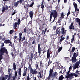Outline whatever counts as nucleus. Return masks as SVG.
Wrapping results in <instances>:
<instances>
[{
    "mask_svg": "<svg viewBox=\"0 0 80 80\" xmlns=\"http://www.w3.org/2000/svg\"><path fill=\"white\" fill-rule=\"evenodd\" d=\"M53 69H50L49 70V74L48 77L45 80H50L51 78L52 79L53 78L52 80H53V79H55V77L57 78V75H58V73L56 72L53 73Z\"/></svg>",
    "mask_w": 80,
    "mask_h": 80,
    "instance_id": "nucleus-1",
    "label": "nucleus"
},
{
    "mask_svg": "<svg viewBox=\"0 0 80 80\" xmlns=\"http://www.w3.org/2000/svg\"><path fill=\"white\" fill-rule=\"evenodd\" d=\"M4 53H5L6 55H8V50L5 47L1 48L0 50V61L3 59V55H4Z\"/></svg>",
    "mask_w": 80,
    "mask_h": 80,
    "instance_id": "nucleus-2",
    "label": "nucleus"
},
{
    "mask_svg": "<svg viewBox=\"0 0 80 80\" xmlns=\"http://www.w3.org/2000/svg\"><path fill=\"white\" fill-rule=\"evenodd\" d=\"M52 17H53L54 19L52 22H51V23H53L55 22V18H57L58 17V13H57V11L56 10H54L52 11V12H51V14H50V20L49 22H51V20H52Z\"/></svg>",
    "mask_w": 80,
    "mask_h": 80,
    "instance_id": "nucleus-3",
    "label": "nucleus"
},
{
    "mask_svg": "<svg viewBox=\"0 0 80 80\" xmlns=\"http://www.w3.org/2000/svg\"><path fill=\"white\" fill-rule=\"evenodd\" d=\"M73 5L74 7L75 8V11L73 12H72V13H73V16H75V12H76V15L75 16V17H77V15L78 14V12L79 11V9H77V7H78V6L77 5V4L76 3H73Z\"/></svg>",
    "mask_w": 80,
    "mask_h": 80,
    "instance_id": "nucleus-4",
    "label": "nucleus"
},
{
    "mask_svg": "<svg viewBox=\"0 0 80 80\" xmlns=\"http://www.w3.org/2000/svg\"><path fill=\"white\" fill-rule=\"evenodd\" d=\"M38 53V52H35V54L34 55L33 53H31V55L28 57L29 60H31L32 61L33 58L34 60H36V58H37V54Z\"/></svg>",
    "mask_w": 80,
    "mask_h": 80,
    "instance_id": "nucleus-5",
    "label": "nucleus"
},
{
    "mask_svg": "<svg viewBox=\"0 0 80 80\" xmlns=\"http://www.w3.org/2000/svg\"><path fill=\"white\" fill-rule=\"evenodd\" d=\"M70 70H69L67 73L66 76H65V78H67V80H68V78H70V79H72L73 78L72 77V76L73 75V74L72 73H71L70 74Z\"/></svg>",
    "mask_w": 80,
    "mask_h": 80,
    "instance_id": "nucleus-6",
    "label": "nucleus"
},
{
    "mask_svg": "<svg viewBox=\"0 0 80 80\" xmlns=\"http://www.w3.org/2000/svg\"><path fill=\"white\" fill-rule=\"evenodd\" d=\"M80 63V60L79 62H76L75 65H74V66L72 67L73 70H75L76 68H78Z\"/></svg>",
    "mask_w": 80,
    "mask_h": 80,
    "instance_id": "nucleus-7",
    "label": "nucleus"
},
{
    "mask_svg": "<svg viewBox=\"0 0 80 80\" xmlns=\"http://www.w3.org/2000/svg\"><path fill=\"white\" fill-rule=\"evenodd\" d=\"M38 52L39 54V55H40L41 54V47H40V43H39L38 45Z\"/></svg>",
    "mask_w": 80,
    "mask_h": 80,
    "instance_id": "nucleus-8",
    "label": "nucleus"
},
{
    "mask_svg": "<svg viewBox=\"0 0 80 80\" xmlns=\"http://www.w3.org/2000/svg\"><path fill=\"white\" fill-rule=\"evenodd\" d=\"M67 30L65 31V28H62L61 29V33L64 36L65 35V34H66V32H67Z\"/></svg>",
    "mask_w": 80,
    "mask_h": 80,
    "instance_id": "nucleus-9",
    "label": "nucleus"
},
{
    "mask_svg": "<svg viewBox=\"0 0 80 80\" xmlns=\"http://www.w3.org/2000/svg\"><path fill=\"white\" fill-rule=\"evenodd\" d=\"M18 75H19L18 76V79H20V77H21V68H20L18 69Z\"/></svg>",
    "mask_w": 80,
    "mask_h": 80,
    "instance_id": "nucleus-10",
    "label": "nucleus"
},
{
    "mask_svg": "<svg viewBox=\"0 0 80 80\" xmlns=\"http://www.w3.org/2000/svg\"><path fill=\"white\" fill-rule=\"evenodd\" d=\"M4 43L6 44H8V43H11V41L9 39H6L4 41Z\"/></svg>",
    "mask_w": 80,
    "mask_h": 80,
    "instance_id": "nucleus-11",
    "label": "nucleus"
},
{
    "mask_svg": "<svg viewBox=\"0 0 80 80\" xmlns=\"http://www.w3.org/2000/svg\"><path fill=\"white\" fill-rule=\"evenodd\" d=\"M17 70L15 71V73L14 74V76H13L12 77V80H15L16 78H17Z\"/></svg>",
    "mask_w": 80,
    "mask_h": 80,
    "instance_id": "nucleus-12",
    "label": "nucleus"
},
{
    "mask_svg": "<svg viewBox=\"0 0 80 80\" xmlns=\"http://www.w3.org/2000/svg\"><path fill=\"white\" fill-rule=\"evenodd\" d=\"M73 25V22H72L71 23V25L69 26L70 30H72L73 29V30L75 29V28H74V26Z\"/></svg>",
    "mask_w": 80,
    "mask_h": 80,
    "instance_id": "nucleus-13",
    "label": "nucleus"
},
{
    "mask_svg": "<svg viewBox=\"0 0 80 80\" xmlns=\"http://www.w3.org/2000/svg\"><path fill=\"white\" fill-rule=\"evenodd\" d=\"M29 16L31 19H32V18H33V11H31L29 12Z\"/></svg>",
    "mask_w": 80,
    "mask_h": 80,
    "instance_id": "nucleus-14",
    "label": "nucleus"
},
{
    "mask_svg": "<svg viewBox=\"0 0 80 80\" xmlns=\"http://www.w3.org/2000/svg\"><path fill=\"white\" fill-rule=\"evenodd\" d=\"M71 60L72 63H75L77 62V58H76V57H72Z\"/></svg>",
    "mask_w": 80,
    "mask_h": 80,
    "instance_id": "nucleus-15",
    "label": "nucleus"
},
{
    "mask_svg": "<svg viewBox=\"0 0 80 80\" xmlns=\"http://www.w3.org/2000/svg\"><path fill=\"white\" fill-rule=\"evenodd\" d=\"M60 32H59V31H58V30L57 29L56 30V34H55L56 37H58V35H59V34H60Z\"/></svg>",
    "mask_w": 80,
    "mask_h": 80,
    "instance_id": "nucleus-16",
    "label": "nucleus"
},
{
    "mask_svg": "<svg viewBox=\"0 0 80 80\" xmlns=\"http://www.w3.org/2000/svg\"><path fill=\"white\" fill-rule=\"evenodd\" d=\"M65 38L63 37V35L62 36H61V38L60 39V41H59L58 43H59L60 42H62L63 41V40H64V39H65Z\"/></svg>",
    "mask_w": 80,
    "mask_h": 80,
    "instance_id": "nucleus-17",
    "label": "nucleus"
},
{
    "mask_svg": "<svg viewBox=\"0 0 80 80\" xmlns=\"http://www.w3.org/2000/svg\"><path fill=\"white\" fill-rule=\"evenodd\" d=\"M75 50H76V48H75L72 47V50H71V51H70V54H72H72H73V52H75Z\"/></svg>",
    "mask_w": 80,
    "mask_h": 80,
    "instance_id": "nucleus-18",
    "label": "nucleus"
},
{
    "mask_svg": "<svg viewBox=\"0 0 80 80\" xmlns=\"http://www.w3.org/2000/svg\"><path fill=\"white\" fill-rule=\"evenodd\" d=\"M75 20L76 22H78L79 23V26H80V19L78 18H76L75 19Z\"/></svg>",
    "mask_w": 80,
    "mask_h": 80,
    "instance_id": "nucleus-19",
    "label": "nucleus"
},
{
    "mask_svg": "<svg viewBox=\"0 0 80 80\" xmlns=\"http://www.w3.org/2000/svg\"><path fill=\"white\" fill-rule=\"evenodd\" d=\"M17 25H18V23L15 22L13 25V28H14V29H16V28H17Z\"/></svg>",
    "mask_w": 80,
    "mask_h": 80,
    "instance_id": "nucleus-20",
    "label": "nucleus"
},
{
    "mask_svg": "<svg viewBox=\"0 0 80 80\" xmlns=\"http://www.w3.org/2000/svg\"><path fill=\"white\" fill-rule=\"evenodd\" d=\"M13 68L14 70H16V64L15 62L13 63Z\"/></svg>",
    "mask_w": 80,
    "mask_h": 80,
    "instance_id": "nucleus-21",
    "label": "nucleus"
},
{
    "mask_svg": "<svg viewBox=\"0 0 80 80\" xmlns=\"http://www.w3.org/2000/svg\"><path fill=\"white\" fill-rule=\"evenodd\" d=\"M75 35H72V38L71 39V43H73V41H74V38H75Z\"/></svg>",
    "mask_w": 80,
    "mask_h": 80,
    "instance_id": "nucleus-22",
    "label": "nucleus"
},
{
    "mask_svg": "<svg viewBox=\"0 0 80 80\" xmlns=\"http://www.w3.org/2000/svg\"><path fill=\"white\" fill-rule=\"evenodd\" d=\"M52 63V61L50 60V58L49 59V61H48V66H49Z\"/></svg>",
    "mask_w": 80,
    "mask_h": 80,
    "instance_id": "nucleus-23",
    "label": "nucleus"
},
{
    "mask_svg": "<svg viewBox=\"0 0 80 80\" xmlns=\"http://www.w3.org/2000/svg\"><path fill=\"white\" fill-rule=\"evenodd\" d=\"M38 73V75H39L40 78H42V72H39Z\"/></svg>",
    "mask_w": 80,
    "mask_h": 80,
    "instance_id": "nucleus-24",
    "label": "nucleus"
},
{
    "mask_svg": "<svg viewBox=\"0 0 80 80\" xmlns=\"http://www.w3.org/2000/svg\"><path fill=\"white\" fill-rule=\"evenodd\" d=\"M19 2H20V1H17V2H16L14 3V7H17L18 6V3H19Z\"/></svg>",
    "mask_w": 80,
    "mask_h": 80,
    "instance_id": "nucleus-25",
    "label": "nucleus"
},
{
    "mask_svg": "<svg viewBox=\"0 0 80 80\" xmlns=\"http://www.w3.org/2000/svg\"><path fill=\"white\" fill-rule=\"evenodd\" d=\"M64 78V77L63 76V75H61L58 78L59 80H62Z\"/></svg>",
    "mask_w": 80,
    "mask_h": 80,
    "instance_id": "nucleus-26",
    "label": "nucleus"
},
{
    "mask_svg": "<svg viewBox=\"0 0 80 80\" xmlns=\"http://www.w3.org/2000/svg\"><path fill=\"white\" fill-rule=\"evenodd\" d=\"M37 73H38V72L37 71V70L35 69L34 70L33 75L34 74V75H36V74H37Z\"/></svg>",
    "mask_w": 80,
    "mask_h": 80,
    "instance_id": "nucleus-27",
    "label": "nucleus"
},
{
    "mask_svg": "<svg viewBox=\"0 0 80 80\" xmlns=\"http://www.w3.org/2000/svg\"><path fill=\"white\" fill-rule=\"evenodd\" d=\"M28 69L29 70H30H30L33 69V68H32V64H29Z\"/></svg>",
    "mask_w": 80,
    "mask_h": 80,
    "instance_id": "nucleus-28",
    "label": "nucleus"
},
{
    "mask_svg": "<svg viewBox=\"0 0 80 80\" xmlns=\"http://www.w3.org/2000/svg\"><path fill=\"white\" fill-rule=\"evenodd\" d=\"M57 66H58V69H60V66H61V64L60 63H58L57 64Z\"/></svg>",
    "mask_w": 80,
    "mask_h": 80,
    "instance_id": "nucleus-29",
    "label": "nucleus"
},
{
    "mask_svg": "<svg viewBox=\"0 0 80 80\" xmlns=\"http://www.w3.org/2000/svg\"><path fill=\"white\" fill-rule=\"evenodd\" d=\"M61 16L60 17V18H64V16H65V15H64V14L63 12H62L61 13Z\"/></svg>",
    "mask_w": 80,
    "mask_h": 80,
    "instance_id": "nucleus-30",
    "label": "nucleus"
},
{
    "mask_svg": "<svg viewBox=\"0 0 80 80\" xmlns=\"http://www.w3.org/2000/svg\"><path fill=\"white\" fill-rule=\"evenodd\" d=\"M36 64H35V66L36 68V69L38 68V62H36Z\"/></svg>",
    "mask_w": 80,
    "mask_h": 80,
    "instance_id": "nucleus-31",
    "label": "nucleus"
},
{
    "mask_svg": "<svg viewBox=\"0 0 80 80\" xmlns=\"http://www.w3.org/2000/svg\"><path fill=\"white\" fill-rule=\"evenodd\" d=\"M30 74H33L34 70H33V69L31 70H30Z\"/></svg>",
    "mask_w": 80,
    "mask_h": 80,
    "instance_id": "nucleus-32",
    "label": "nucleus"
},
{
    "mask_svg": "<svg viewBox=\"0 0 80 80\" xmlns=\"http://www.w3.org/2000/svg\"><path fill=\"white\" fill-rule=\"evenodd\" d=\"M5 46V44L4 43V42H2L1 43V48H3V47Z\"/></svg>",
    "mask_w": 80,
    "mask_h": 80,
    "instance_id": "nucleus-33",
    "label": "nucleus"
},
{
    "mask_svg": "<svg viewBox=\"0 0 80 80\" xmlns=\"http://www.w3.org/2000/svg\"><path fill=\"white\" fill-rule=\"evenodd\" d=\"M62 47H59L58 49V52H60L61 50L62 49Z\"/></svg>",
    "mask_w": 80,
    "mask_h": 80,
    "instance_id": "nucleus-34",
    "label": "nucleus"
},
{
    "mask_svg": "<svg viewBox=\"0 0 80 80\" xmlns=\"http://www.w3.org/2000/svg\"><path fill=\"white\" fill-rule=\"evenodd\" d=\"M41 7L42 9H43L44 8V5H43V3L42 2L41 6Z\"/></svg>",
    "mask_w": 80,
    "mask_h": 80,
    "instance_id": "nucleus-35",
    "label": "nucleus"
},
{
    "mask_svg": "<svg viewBox=\"0 0 80 80\" xmlns=\"http://www.w3.org/2000/svg\"><path fill=\"white\" fill-rule=\"evenodd\" d=\"M50 57V54H47V59H48Z\"/></svg>",
    "mask_w": 80,
    "mask_h": 80,
    "instance_id": "nucleus-36",
    "label": "nucleus"
},
{
    "mask_svg": "<svg viewBox=\"0 0 80 80\" xmlns=\"http://www.w3.org/2000/svg\"><path fill=\"white\" fill-rule=\"evenodd\" d=\"M72 77H73V76H75V77H78V74H75V73H72Z\"/></svg>",
    "mask_w": 80,
    "mask_h": 80,
    "instance_id": "nucleus-37",
    "label": "nucleus"
},
{
    "mask_svg": "<svg viewBox=\"0 0 80 80\" xmlns=\"http://www.w3.org/2000/svg\"><path fill=\"white\" fill-rule=\"evenodd\" d=\"M40 66L41 67H43V62H42V61L41 60L40 61Z\"/></svg>",
    "mask_w": 80,
    "mask_h": 80,
    "instance_id": "nucleus-38",
    "label": "nucleus"
},
{
    "mask_svg": "<svg viewBox=\"0 0 80 80\" xmlns=\"http://www.w3.org/2000/svg\"><path fill=\"white\" fill-rule=\"evenodd\" d=\"M5 10H5V7H2V13H3L4 12H5Z\"/></svg>",
    "mask_w": 80,
    "mask_h": 80,
    "instance_id": "nucleus-39",
    "label": "nucleus"
},
{
    "mask_svg": "<svg viewBox=\"0 0 80 80\" xmlns=\"http://www.w3.org/2000/svg\"><path fill=\"white\" fill-rule=\"evenodd\" d=\"M33 5H34V2H32V3L30 5L29 7H32L33 6Z\"/></svg>",
    "mask_w": 80,
    "mask_h": 80,
    "instance_id": "nucleus-40",
    "label": "nucleus"
},
{
    "mask_svg": "<svg viewBox=\"0 0 80 80\" xmlns=\"http://www.w3.org/2000/svg\"><path fill=\"white\" fill-rule=\"evenodd\" d=\"M43 26H40L39 30L40 31H42L43 30Z\"/></svg>",
    "mask_w": 80,
    "mask_h": 80,
    "instance_id": "nucleus-41",
    "label": "nucleus"
},
{
    "mask_svg": "<svg viewBox=\"0 0 80 80\" xmlns=\"http://www.w3.org/2000/svg\"><path fill=\"white\" fill-rule=\"evenodd\" d=\"M31 80V78H30V76L28 75L27 77V80Z\"/></svg>",
    "mask_w": 80,
    "mask_h": 80,
    "instance_id": "nucleus-42",
    "label": "nucleus"
},
{
    "mask_svg": "<svg viewBox=\"0 0 80 80\" xmlns=\"http://www.w3.org/2000/svg\"><path fill=\"white\" fill-rule=\"evenodd\" d=\"M26 75H27V72H26V71H24L22 74V75L23 76H26Z\"/></svg>",
    "mask_w": 80,
    "mask_h": 80,
    "instance_id": "nucleus-43",
    "label": "nucleus"
},
{
    "mask_svg": "<svg viewBox=\"0 0 80 80\" xmlns=\"http://www.w3.org/2000/svg\"><path fill=\"white\" fill-rule=\"evenodd\" d=\"M57 55H58V52H57L56 53V54H54L53 55V57H54V58H55V57H56L57 56Z\"/></svg>",
    "mask_w": 80,
    "mask_h": 80,
    "instance_id": "nucleus-44",
    "label": "nucleus"
},
{
    "mask_svg": "<svg viewBox=\"0 0 80 80\" xmlns=\"http://www.w3.org/2000/svg\"><path fill=\"white\" fill-rule=\"evenodd\" d=\"M13 30H11L9 31L10 34H13Z\"/></svg>",
    "mask_w": 80,
    "mask_h": 80,
    "instance_id": "nucleus-45",
    "label": "nucleus"
},
{
    "mask_svg": "<svg viewBox=\"0 0 80 80\" xmlns=\"http://www.w3.org/2000/svg\"><path fill=\"white\" fill-rule=\"evenodd\" d=\"M24 45H25V47H27V45H28V42H27V41L25 42Z\"/></svg>",
    "mask_w": 80,
    "mask_h": 80,
    "instance_id": "nucleus-46",
    "label": "nucleus"
},
{
    "mask_svg": "<svg viewBox=\"0 0 80 80\" xmlns=\"http://www.w3.org/2000/svg\"><path fill=\"white\" fill-rule=\"evenodd\" d=\"M24 63H25V60L24 59H23L22 60L21 65H23Z\"/></svg>",
    "mask_w": 80,
    "mask_h": 80,
    "instance_id": "nucleus-47",
    "label": "nucleus"
},
{
    "mask_svg": "<svg viewBox=\"0 0 80 80\" xmlns=\"http://www.w3.org/2000/svg\"><path fill=\"white\" fill-rule=\"evenodd\" d=\"M25 36H24L22 38V41L25 40Z\"/></svg>",
    "mask_w": 80,
    "mask_h": 80,
    "instance_id": "nucleus-48",
    "label": "nucleus"
},
{
    "mask_svg": "<svg viewBox=\"0 0 80 80\" xmlns=\"http://www.w3.org/2000/svg\"><path fill=\"white\" fill-rule=\"evenodd\" d=\"M22 33L21 32L19 33V37H22Z\"/></svg>",
    "mask_w": 80,
    "mask_h": 80,
    "instance_id": "nucleus-49",
    "label": "nucleus"
},
{
    "mask_svg": "<svg viewBox=\"0 0 80 80\" xmlns=\"http://www.w3.org/2000/svg\"><path fill=\"white\" fill-rule=\"evenodd\" d=\"M9 7H8V6H6L5 8V9L6 10H8V8H9Z\"/></svg>",
    "mask_w": 80,
    "mask_h": 80,
    "instance_id": "nucleus-50",
    "label": "nucleus"
},
{
    "mask_svg": "<svg viewBox=\"0 0 80 80\" xmlns=\"http://www.w3.org/2000/svg\"><path fill=\"white\" fill-rule=\"evenodd\" d=\"M11 43H10L9 44V46H10L11 47H13V45L12 44V42L11 41Z\"/></svg>",
    "mask_w": 80,
    "mask_h": 80,
    "instance_id": "nucleus-51",
    "label": "nucleus"
},
{
    "mask_svg": "<svg viewBox=\"0 0 80 80\" xmlns=\"http://www.w3.org/2000/svg\"><path fill=\"white\" fill-rule=\"evenodd\" d=\"M50 50H49V49H48L47 50V54H50Z\"/></svg>",
    "mask_w": 80,
    "mask_h": 80,
    "instance_id": "nucleus-52",
    "label": "nucleus"
},
{
    "mask_svg": "<svg viewBox=\"0 0 80 80\" xmlns=\"http://www.w3.org/2000/svg\"><path fill=\"white\" fill-rule=\"evenodd\" d=\"M32 20H31V21H29V22L28 23V24L29 25V24H32Z\"/></svg>",
    "mask_w": 80,
    "mask_h": 80,
    "instance_id": "nucleus-53",
    "label": "nucleus"
},
{
    "mask_svg": "<svg viewBox=\"0 0 80 80\" xmlns=\"http://www.w3.org/2000/svg\"><path fill=\"white\" fill-rule=\"evenodd\" d=\"M10 71H11V69L9 68L8 70V72L9 73H10Z\"/></svg>",
    "mask_w": 80,
    "mask_h": 80,
    "instance_id": "nucleus-54",
    "label": "nucleus"
},
{
    "mask_svg": "<svg viewBox=\"0 0 80 80\" xmlns=\"http://www.w3.org/2000/svg\"><path fill=\"white\" fill-rule=\"evenodd\" d=\"M79 71H76L75 72V74H77V75H78V74H79Z\"/></svg>",
    "mask_w": 80,
    "mask_h": 80,
    "instance_id": "nucleus-55",
    "label": "nucleus"
},
{
    "mask_svg": "<svg viewBox=\"0 0 80 80\" xmlns=\"http://www.w3.org/2000/svg\"><path fill=\"white\" fill-rule=\"evenodd\" d=\"M53 30H56V28H57V27H56V26H53Z\"/></svg>",
    "mask_w": 80,
    "mask_h": 80,
    "instance_id": "nucleus-56",
    "label": "nucleus"
},
{
    "mask_svg": "<svg viewBox=\"0 0 80 80\" xmlns=\"http://www.w3.org/2000/svg\"><path fill=\"white\" fill-rule=\"evenodd\" d=\"M35 39H34L33 41L32 42V44H35Z\"/></svg>",
    "mask_w": 80,
    "mask_h": 80,
    "instance_id": "nucleus-57",
    "label": "nucleus"
},
{
    "mask_svg": "<svg viewBox=\"0 0 80 80\" xmlns=\"http://www.w3.org/2000/svg\"><path fill=\"white\" fill-rule=\"evenodd\" d=\"M73 57H76V53L75 52H74Z\"/></svg>",
    "mask_w": 80,
    "mask_h": 80,
    "instance_id": "nucleus-58",
    "label": "nucleus"
},
{
    "mask_svg": "<svg viewBox=\"0 0 80 80\" xmlns=\"http://www.w3.org/2000/svg\"><path fill=\"white\" fill-rule=\"evenodd\" d=\"M24 0H19V3H22V2H23Z\"/></svg>",
    "mask_w": 80,
    "mask_h": 80,
    "instance_id": "nucleus-59",
    "label": "nucleus"
},
{
    "mask_svg": "<svg viewBox=\"0 0 80 80\" xmlns=\"http://www.w3.org/2000/svg\"><path fill=\"white\" fill-rule=\"evenodd\" d=\"M11 55H12V57H13L14 55V54H13V52H12L11 53Z\"/></svg>",
    "mask_w": 80,
    "mask_h": 80,
    "instance_id": "nucleus-60",
    "label": "nucleus"
},
{
    "mask_svg": "<svg viewBox=\"0 0 80 80\" xmlns=\"http://www.w3.org/2000/svg\"><path fill=\"white\" fill-rule=\"evenodd\" d=\"M2 41H5V37H4L3 38H2Z\"/></svg>",
    "mask_w": 80,
    "mask_h": 80,
    "instance_id": "nucleus-61",
    "label": "nucleus"
},
{
    "mask_svg": "<svg viewBox=\"0 0 80 80\" xmlns=\"http://www.w3.org/2000/svg\"><path fill=\"white\" fill-rule=\"evenodd\" d=\"M47 28H46L44 32V34H45V32H47Z\"/></svg>",
    "mask_w": 80,
    "mask_h": 80,
    "instance_id": "nucleus-62",
    "label": "nucleus"
},
{
    "mask_svg": "<svg viewBox=\"0 0 80 80\" xmlns=\"http://www.w3.org/2000/svg\"><path fill=\"white\" fill-rule=\"evenodd\" d=\"M70 14V12L68 11V12L67 13V16H68V15H69Z\"/></svg>",
    "mask_w": 80,
    "mask_h": 80,
    "instance_id": "nucleus-63",
    "label": "nucleus"
},
{
    "mask_svg": "<svg viewBox=\"0 0 80 80\" xmlns=\"http://www.w3.org/2000/svg\"><path fill=\"white\" fill-rule=\"evenodd\" d=\"M9 75L8 77H10V78H12V75H11V74L10 73H9Z\"/></svg>",
    "mask_w": 80,
    "mask_h": 80,
    "instance_id": "nucleus-64",
    "label": "nucleus"
}]
</instances>
